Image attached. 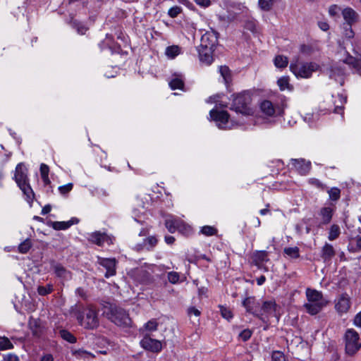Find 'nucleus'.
Here are the masks:
<instances>
[{"instance_id":"nucleus-1","label":"nucleus","mask_w":361,"mask_h":361,"mask_svg":"<svg viewBox=\"0 0 361 361\" xmlns=\"http://www.w3.org/2000/svg\"><path fill=\"white\" fill-rule=\"evenodd\" d=\"M82 307L75 304L71 307L69 314L76 318L80 324L85 329H94L99 326V318L97 309L90 305L85 309V315H82Z\"/></svg>"},{"instance_id":"nucleus-2","label":"nucleus","mask_w":361,"mask_h":361,"mask_svg":"<svg viewBox=\"0 0 361 361\" xmlns=\"http://www.w3.org/2000/svg\"><path fill=\"white\" fill-rule=\"evenodd\" d=\"M305 294L307 302L304 307L307 312L311 315L318 314L328 304V300L320 291L307 288Z\"/></svg>"},{"instance_id":"nucleus-3","label":"nucleus","mask_w":361,"mask_h":361,"mask_svg":"<svg viewBox=\"0 0 361 361\" xmlns=\"http://www.w3.org/2000/svg\"><path fill=\"white\" fill-rule=\"evenodd\" d=\"M251 102V94L248 92H242L233 95L231 109L244 116L252 115L254 111Z\"/></svg>"},{"instance_id":"nucleus-4","label":"nucleus","mask_w":361,"mask_h":361,"mask_svg":"<svg viewBox=\"0 0 361 361\" xmlns=\"http://www.w3.org/2000/svg\"><path fill=\"white\" fill-rule=\"evenodd\" d=\"M319 65L314 62H299L298 59L292 61L290 64V70L297 78H308L313 72L318 70Z\"/></svg>"},{"instance_id":"nucleus-5","label":"nucleus","mask_w":361,"mask_h":361,"mask_svg":"<svg viewBox=\"0 0 361 361\" xmlns=\"http://www.w3.org/2000/svg\"><path fill=\"white\" fill-rule=\"evenodd\" d=\"M209 116L214 120L220 129H231L242 123L230 120L229 114L226 111H217L212 109L209 111Z\"/></svg>"},{"instance_id":"nucleus-6","label":"nucleus","mask_w":361,"mask_h":361,"mask_svg":"<svg viewBox=\"0 0 361 361\" xmlns=\"http://www.w3.org/2000/svg\"><path fill=\"white\" fill-rule=\"evenodd\" d=\"M259 108L263 118L268 123L274 122L275 119L282 114L281 109L269 100L262 102Z\"/></svg>"},{"instance_id":"nucleus-7","label":"nucleus","mask_w":361,"mask_h":361,"mask_svg":"<svg viewBox=\"0 0 361 361\" xmlns=\"http://www.w3.org/2000/svg\"><path fill=\"white\" fill-rule=\"evenodd\" d=\"M361 348L358 334L353 329H348L345 334V348L349 355H355Z\"/></svg>"},{"instance_id":"nucleus-8","label":"nucleus","mask_w":361,"mask_h":361,"mask_svg":"<svg viewBox=\"0 0 361 361\" xmlns=\"http://www.w3.org/2000/svg\"><path fill=\"white\" fill-rule=\"evenodd\" d=\"M107 316L117 326H127L130 324V319L128 313L121 308L111 307Z\"/></svg>"},{"instance_id":"nucleus-9","label":"nucleus","mask_w":361,"mask_h":361,"mask_svg":"<svg viewBox=\"0 0 361 361\" xmlns=\"http://www.w3.org/2000/svg\"><path fill=\"white\" fill-rule=\"evenodd\" d=\"M140 344L144 349L153 352L158 353L162 349V344L160 341L152 338L150 335L142 336V338L140 341Z\"/></svg>"},{"instance_id":"nucleus-10","label":"nucleus","mask_w":361,"mask_h":361,"mask_svg":"<svg viewBox=\"0 0 361 361\" xmlns=\"http://www.w3.org/2000/svg\"><path fill=\"white\" fill-rule=\"evenodd\" d=\"M217 42V33L214 30H209L202 35L199 47L214 49Z\"/></svg>"},{"instance_id":"nucleus-11","label":"nucleus","mask_w":361,"mask_h":361,"mask_svg":"<svg viewBox=\"0 0 361 361\" xmlns=\"http://www.w3.org/2000/svg\"><path fill=\"white\" fill-rule=\"evenodd\" d=\"M334 213V207L333 205H328L322 207L317 216L319 220V226H322L329 224L333 217Z\"/></svg>"},{"instance_id":"nucleus-12","label":"nucleus","mask_w":361,"mask_h":361,"mask_svg":"<svg viewBox=\"0 0 361 361\" xmlns=\"http://www.w3.org/2000/svg\"><path fill=\"white\" fill-rule=\"evenodd\" d=\"M276 308V304L274 300L264 301L262 304L259 317L264 322H267L268 321V317L269 316H274Z\"/></svg>"},{"instance_id":"nucleus-13","label":"nucleus","mask_w":361,"mask_h":361,"mask_svg":"<svg viewBox=\"0 0 361 361\" xmlns=\"http://www.w3.org/2000/svg\"><path fill=\"white\" fill-rule=\"evenodd\" d=\"M326 74L330 78L335 80L341 85H343L345 71L341 66L337 64L331 66L329 69L326 70Z\"/></svg>"},{"instance_id":"nucleus-14","label":"nucleus","mask_w":361,"mask_h":361,"mask_svg":"<svg viewBox=\"0 0 361 361\" xmlns=\"http://www.w3.org/2000/svg\"><path fill=\"white\" fill-rule=\"evenodd\" d=\"M294 169L302 176L307 175L311 169V162L302 159H291Z\"/></svg>"},{"instance_id":"nucleus-15","label":"nucleus","mask_w":361,"mask_h":361,"mask_svg":"<svg viewBox=\"0 0 361 361\" xmlns=\"http://www.w3.org/2000/svg\"><path fill=\"white\" fill-rule=\"evenodd\" d=\"M27 173V170L22 163H20L16 166L14 178L18 185H20L28 182Z\"/></svg>"},{"instance_id":"nucleus-16","label":"nucleus","mask_w":361,"mask_h":361,"mask_svg":"<svg viewBox=\"0 0 361 361\" xmlns=\"http://www.w3.org/2000/svg\"><path fill=\"white\" fill-rule=\"evenodd\" d=\"M99 263L106 269L105 277L109 278L116 274V262L115 259L101 258L99 259Z\"/></svg>"},{"instance_id":"nucleus-17","label":"nucleus","mask_w":361,"mask_h":361,"mask_svg":"<svg viewBox=\"0 0 361 361\" xmlns=\"http://www.w3.org/2000/svg\"><path fill=\"white\" fill-rule=\"evenodd\" d=\"M350 307V298L347 294L341 295L337 300L335 307L341 314L346 313Z\"/></svg>"},{"instance_id":"nucleus-18","label":"nucleus","mask_w":361,"mask_h":361,"mask_svg":"<svg viewBox=\"0 0 361 361\" xmlns=\"http://www.w3.org/2000/svg\"><path fill=\"white\" fill-rule=\"evenodd\" d=\"M214 49L202 48L198 47V53L200 60L207 65H210L213 62Z\"/></svg>"},{"instance_id":"nucleus-19","label":"nucleus","mask_w":361,"mask_h":361,"mask_svg":"<svg viewBox=\"0 0 361 361\" xmlns=\"http://www.w3.org/2000/svg\"><path fill=\"white\" fill-rule=\"evenodd\" d=\"M165 226L170 233H174L176 231H181L182 227L184 226L181 221L172 216L166 219Z\"/></svg>"},{"instance_id":"nucleus-20","label":"nucleus","mask_w":361,"mask_h":361,"mask_svg":"<svg viewBox=\"0 0 361 361\" xmlns=\"http://www.w3.org/2000/svg\"><path fill=\"white\" fill-rule=\"evenodd\" d=\"M184 75L182 73H174L169 81V86L172 90H183L184 87Z\"/></svg>"},{"instance_id":"nucleus-21","label":"nucleus","mask_w":361,"mask_h":361,"mask_svg":"<svg viewBox=\"0 0 361 361\" xmlns=\"http://www.w3.org/2000/svg\"><path fill=\"white\" fill-rule=\"evenodd\" d=\"M157 321L154 319H152L145 323L143 326L139 329V333L142 336L145 335H150V333L157 331Z\"/></svg>"},{"instance_id":"nucleus-22","label":"nucleus","mask_w":361,"mask_h":361,"mask_svg":"<svg viewBox=\"0 0 361 361\" xmlns=\"http://www.w3.org/2000/svg\"><path fill=\"white\" fill-rule=\"evenodd\" d=\"M343 17L346 23L350 27L353 23L357 21L358 15L351 8H345L342 11Z\"/></svg>"},{"instance_id":"nucleus-23","label":"nucleus","mask_w":361,"mask_h":361,"mask_svg":"<svg viewBox=\"0 0 361 361\" xmlns=\"http://www.w3.org/2000/svg\"><path fill=\"white\" fill-rule=\"evenodd\" d=\"M336 252L334 247L326 243L322 248L321 257L324 262H329L335 256Z\"/></svg>"},{"instance_id":"nucleus-24","label":"nucleus","mask_w":361,"mask_h":361,"mask_svg":"<svg viewBox=\"0 0 361 361\" xmlns=\"http://www.w3.org/2000/svg\"><path fill=\"white\" fill-rule=\"evenodd\" d=\"M52 267L55 274L61 279L67 281L71 279V273L61 264H54Z\"/></svg>"},{"instance_id":"nucleus-25","label":"nucleus","mask_w":361,"mask_h":361,"mask_svg":"<svg viewBox=\"0 0 361 361\" xmlns=\"http://www.w3.org/2000/svg\"><path fill=\"white\" fill-rule=\"evenodd\" d=\"M78 223V220L76 218H72L71 220L67 221H53L51 223V226L54 230L59 231L66 230L72 225Z\"/></svg>"},{"instance_id":"nucleus-26","label":"nucleus","mask_w":361,"mask_h":361,"mask_svg":"<svg viewBox=\"0 0 361 361\" xmlns=\"http://www.w3.org/2000/svg\"><path fill=\"white\" fill-rule=\"evenodd\" d=\"M347 56L342 59L344 63L349 65L353 68L359 74L361 75V59H355L350 56L348 53Z\"/></svg>"},{"instance_id":"nucleus-27","label":"nucleus","mask_w":361,"mask_h":361,"mask_svg":"<svg viewBox=\"0 0 361 361\" xmlns=\"http://www.w3.org/2000/svg\"><path fill=\"white\" fill-rule=\"evenodd\" d=\"M18 187L26 197V200L28 202H32L34 199L35 195L29 183L27 182L26 183L22 184L20 185H18Z\"/></svg>"},{"instance_id":"nucleus-28","label":"nucleus","mask_w":361,"mask_h":361,"mask_svg":"<svg viewBox=\"0 0 361 361\" xmlns=\"http://www.w3.org/2000/svg\"><path fill=\"white\" fill-rule=\"evenodd\" d=\"M219 71L224 79L226 85H228L231 81V73L230 69L226 66H221L219 68Z\"/></svg>"},{"instance_id":"nucleus-29","label":"nucleus","mask_w":361,"mask_h":361,"mask_svg":"<svg viewBox=\"0 0 361 361\" xmlns=\"http://www.w3.org/2000/svg\"><path fill=\"white\" fill-rule=\"evenodd\" d=\"M180 47L177 45H172L166 49L165 54L169 59H174L180 54Z\"/></svg>"},{"instance_id":"nucleus-30","label":"nucleus","mask_w":361,"mask_h":361,"mask_svg":"<svg viewBox=\"0 0 361 361\" xmlns=\"http://www.w3.org/2000/svg\"><path fill=\"white\" fill-rule=\"evenodd\" d=\"M106 240V235L99 232L93 233L90 235V240L92 243L102 245Z\"/></svg>"},{"instance_id":"nucleus-31","label":"nucleus","mask_w":361,"mask_h":361,"mask_svg":"<svg viewBox=\"0 0 361 361\" xmlns=\"http://www.w3.org/2000/svg\"><path fill=\"white\" fill-rule=\"evenodd\" d=\"M340 233V227L336 224H333L329 228L328 239L331 241L334 240L338 238Z\"/></svg>"},{"instance_id":"nucleus-32","label":"nucleus","mask_w":361,"mask_h":361,"mask_svg":"<svg viewBox=\"0 0 361 361\" xmlns=\"http://www.w3.org/2000/svg\"><path fill=\"white\" fill-rule=\"evenodd\" d=\"M274 0H258V6L262 11H269L272 9Z\"/></svg>"},{"instance_id":"nucleus-33","label":"nucleus","mask_w":361,"mask_h":361,"mask_svg":"<svg viewBox=\"0 0 361 361\" xmlns=\"http://www.w3.org/2000/svg\"><path fill=\"white\" fill-rule=\"evenodd\" d=\"M13 348V343L6 336H0V350H6Z\"/></svg>"},{"instance_id":"nucleus-34","label":"nucleus","mask_w":361,"mask_h":361,"mask_svg":"<svg viewBox=\"0 0 361 361\" xmlns=\"http://www.w3.org/2000/svg\"><path fill=\"white\" fill-rule=\"evenodd\" d=\"M274 65L277 68H285L287 66L288 60L286 56L278 55L274 59Z\"/></svg>"},{"instance_id":"nucleus-35","label":"nucleus","mask_w":361,"mask_h":361,"mask_svg":"<svg viewBox=\"0 0 361 361\" xmlns=\"http://www.w3.org/2000/svg\"><path fill=\"white\" fill-rule=\"evenodd\" d=\"M283 252L290 258L296 259L300 256L299 248L298 247H286L284 248Z\"/></svg>"},{"instance_id":"nucleus-36","label":"nucleus","mask_w":361,"mask_h":361,"mask_svg":"<svg viewBox=\"0 0 361 361\" xmlns=\"http://www.w3.org/2000/svg\"><path fill=\"white\" fill-rule=\"evenodd\" d=\"M277 84L281 91L285 90H291L288 77L283 76L280 78L277 81Z\"/></svg>"},{"instance_id":"nucleus-37","label":"nucleus","mask_w":361,"mask_h":361,"mask_svg":"<svg viewBox=\"0 0 361 361\" xmlns=\"http://www.w3.org/2000/svg\"><path fill=\"white\" fill-rule=\"evenodd\" d=\"M134 205L137 207H134L133 209V213L135 216V218H136L139 216L140 214L143 212L144 204L140 200L136 199Z\"/></svg>"},{"instance_id":"nucleus-38","label":"nucleus","mask_w":361,"mask_h":361,"mask_svg":"<svg viewBox=\"0 0 361 361\" xmlns=\"http://www.w3.org/2000/svg\"><path fill=\"white\" fill-rule=\"evenodd\" d=\"M157 243V239L154 236H149L144 240L143 247L147 250H152Z\"/></svg>"},{"instance_id":"nucleus-39","label":"nucleus","mask_w":361,"mask_h":361,"mask_svg":"<svg viewBox=\"0 0 361 361\" xmlns=\"http://www.w3.org/2000/svg\"><path fill=\"white\" fill-rule=\"evenodd\" d=\"M32 246L31 240L27 238L22 242L18 246V251L22 254L27 253Z\"/></svg>"},{"instance_id":"nucleus-40","label":"nucleus","mask_w":361,"mask_h":361,"mask_svg":"<svg viewBox=\"0 0 361 361\" xmlns=\"http://www.w3.org/2000/svg\"><path fill=\"white\" fill-rule=\"evenodd\" d=\"M255 261L256 262H263L267 261V251H257L254 255Z\"/></svg>"},{"instance_id":"nucleus-41","label":"nucleus","mask_w":361,"mask_h":361,"mask_svg":"<svg viewBox=\"0 0 361 361\" xmlns=\"http://www.w3.org/2000/svg\"><path fill=\"white\" fill-rule=\"evenodd\" d=\"M329 198L333 201H336L340 198L341 190L338 188H332L328 190Z\"/></svg>"},{"instance_id":"nucleus-42","label":"nucleus","mask_w":361,"mask_h":361,"mask_svg":"<svg viewBox=\"0 0 361 361\" xmlns=\"http://www.w3.org/2000/svg\"><path fill=\"white\" fill-rule=\"evenodd\" d=\"M201 233L206 236L214 235L217 233V230L211 226H204L201 228Z\"/></svg>"},{"instance_id":"nucleus-43","label":"nucleus","mask_w":361,"mask_h":361,"mask_svg":"<svg viewBox=\"0 0 361 361\" xmlns=\"http://www.w3.org/2000/svg\"><path fill=\"white\" fill-rule=\"evenodd\" d=\"M167 278L171 283L176 284L180 280V274L176 271H170L167 274Z\"/></svg>"},{"instance_id":"nucleus-44","label":"nucleus","mask_w":361,"mask_h":361,"mask_svg":"<svg viewBox=\"0 0 361 361\" xmlns=\"http://www.w3.org/2000/svg\"><path fill=\"white\" fill-rule=\"evenodd\" d=\"M308 183L310 185L320 190H324L326 188L324 183H322L319 179L315 178H311L308 179Z\"/></svg>"},{"instance_id":"nucleus-45","label":"nucleus","mask_w":361,"mask_h":361,"mask_svg":"<svg viewBox=\"0 0 361 361\" xmlns=\"http://www.w3.org/2000/svg\"><path fill=\"white\" fill-rule=\"evenodd\" d=\"M61 336L64 340L71 343H75L76 341V338L73 334L65 330L61 331Z\"/></svg>"},{"instance_id":"nucleus-46","label":"nucleus","mask_w":361,"mask_h":361,"mask_svg":"<svg viewBox=\"0 0 361 361\" xmlns=\"http://www.w3.org/2000/svg\"><path fill=\"white\" fill-rule=\"evenodd\" d=\"M220 312L221 316L227 320H230L233 317L231 310L227 307L220 306Z\"/></svg>"},{"instance_id":"nucleus-47","label":"nucleus","mask_w":361,"mask_h":361,"mask_svg":"<svg viewBox=\"0 0 361 361\" xmlns=\"http://www.w3.org/2000/svg\"><path fill=\"white\" fill-rule=\"evenodd\" d=\"M53 290V287L51 284H48L47 286H39L37 292L41 295H46L50 293Z\"/></svg>"},{"instance_id":"nucleus-48","label":"nucleus","mask_w":361,"mask_h":361,"mask_svg":"<svg viewBox=\"0 0 361 361\" xmlns=\"http://www.w3.org/2000/svg\"><path fill=\"white\" fill-rule=\"evenodd\" d=\"M181 12H182V8L180 6H175L171 7L169 10L168 14L171 18H176Z\"/></svg>"},{"instance_id":"nucleus-49","label":"nucleus","mask_w":361,"mask_h":361,"mask_svg":"<svg viewBox=\"0 0 361 361\" xmlns=\"http://www.w3.org/2000/svg\"><path fill=\"white\" fill-rule=\"evenodd\" d=\"M252 336V331L248 329H244L243 331H242L240 334H239V338L240 339H241L243 341H247V340H249L250 338Z\"/></svg>"},{"instance_id":"nucleus-50","label":"nucleus","mask_w":361,"mask_h":361,"mask_svg":"<svg viewBox=\"0 0 361 361\" xmlns=\"http://www.w3.org/2000/svg\"><path fill=\"white\" fill-rule=\"evenodd\" d=\"M73 355H75L76 357H86L87 356L94 357V355L93 354H92L91 353L87 352L84 350H82V349L75 350L73 352Z\"/></svg>"},{"instance_id":"nucleus-51","label":"nucleus","mask_w":361,"mask_h":361,"mask_svg":"<svg viewBox=\"0 0 361 361\" xmlns=\"http://www.w3.org/2000/svg\"><path fill=\"white\" fill-rule=\"evenodd\" d=\"M73 188V184L72 183H68L64 185H61L59 187V190L61 194H66L69 192Z\"/></svg>"},{"instance_id":"nucleus-52","label":"nucleus","mask_w":361,"mask_h":361,"mask_svg":"<svg viewBox=\"0 0 361 361\" xmlns=\"http://www.w3.org/2000/svg\"><path fill=\"white\" fill-rule=\"evenodd\" d=\"M273 361H286L284 355L281 352H274L272 355Z\"/></svg>"},{"instance_id":"nucleus-53","label":"nucleus","mask_w":361,"mask_h":361,"mask_svg":"<svg viewBox=\"0 0 361 361\" xmlns=\"http://www.w3.org/2000/svg\"><path fill=\"white\" fill-rule=\"evenodd\" d=\"M187 312H188V316H190V317H191L192 315H195V317H199L201 314V312L195 307H190L188 309Z\"/></svg>"},{"instance_id":"nucleus-54","label":"nucleus","mask_w":361,"mask_h":361,"mask_svg":"<svg viewBox=\"0 0 361 361\" xmlns=\"http://www.w3.org/2000/svg\"><path fill=\"white\" fill-rule=\"evenodd\" d=\"M254 302V298H247L243 301V305L247 309V311H251V304Z\"/></svg>"},{"instance_id":"nucleus-55","label":"nucleus","mask_w":361,"mask_h":361,"mask_svg":"<svg viewBox=\"0 0 361 361\" xmlns=\"http://www.w3.org/2000/svg\"><path fill=\"white\" fill-rule=\"evenodd\" d=\"M4 361H19L18 357L13 353H8L4 356Z\"/></svg>"},{"instance_id":"nucleus-56","label":"nucleus","mask_w":361,"mask_h":361,"mask_svg":"<svg viewBox=\"0 0 361 361\" xmlns=\"http://www.w3.org/2000/svg\"><path fill=\"white\" fill-rule=\"evenodd\" d=\"M49 166L45 164H42L40 165V173L42 176H49Z\"/></svg>"},{"instance_id":"nucleus-57","label":"nucleus","mask_w":361,"mask_h":361,"mask_svg":"<svg viewBox=\"0 0 361 361\" xmlns=\"http://www.w3.org/2000/svg\"><path fill=\"white\" fill-rule=\"evenodd\" d=\"M317 116H314L312 114H307L304 116V121L307 122L308 123H312L315 121Z\"/></svg>"},{"instance_id":"nucleus-58","label":"nucleus","mask_w":361,"mask_h":361,"mask_svg":"<svg viewBox=\"0 0 361 361\" xmlns=\"http://www.w3.org/2000/svg\"><path fill=\"white\" fill-rule=\"evenodd\" d=\"M195 3L202 7H208L211 4L210 0H195Z\"/></svg>"},{"instance_id":"nucleus-59","label":"nucleus","mask_w":361,"mask_h":361,"mask_svg":"<svg viewBox=\"0 0 361 361\" xmlns=\"http://www.w3.org/2000/svg\"><path fill=\"white\" fill-rule=\"evenodd\" d=\"M354 324L361 328V311L356 314L354 319Z\"/></svg>"},{"instance_id":"nucleus-60","label":"nucleus","mask_w":361,"mask_h":361,"mask_svg":"<svg viewBox=\"0 0 361 361\" xmlns=\"http://www.w3.org/2000/svg\"><path fill=\"white\" fill-rule=\"evenodd\" d=\"M338 7L336 5H333L329 8V13L331 16H336L338 12Z\"/></svg>"},{"instance_id":"nucleus-61","label":"nucleus","mask_w":361,"mask_h":361,"mask_svg":"<svg viewBox=\"0 0 361 361\" xmlns=\"http://www.w3.org/2000/svg\"><path fill=\"white\" fill-rule=\"evenodd\" d=\"M318 25H319V28L323 31H326L329 28V24L326 22H323V21L319 22Z\"/></svg>"},{"instance_id":"nucleus-62","label":"nucleus","mask_w":361,"mask_h":361,"mask_svg":"<svg viewBox=\"0 0 361 361\" xmlns=\"http://www.w3.org/2000/svg\"><path fill=\"white\" fill-rule=\"evenodd\" d=\"M77 31L80 35H84L87 28L82 25H77Z\"/></svg>"},{"instance_id":"nucleus-63","label":"nucleus","mask_w":361,"mask_h":361,"mask_svg":"<svg viewBox=\"0 0 361 361\" xmlns=\"http://www.w3.org/2000/svg\"><path fill=\"white\" fill-rule=\"evenodd\" d=\"M246 28L252 32L255 30V24L252 21H249L246 23Z\"/></svg>"},{"instance_id":"nucleus-64","label":"nucleus","mask_w":361,"mask_h":361,"mask_svg":"<svg viewBox=\"0 0 361 361\" xmlns=\"http://www.w3.org/2000/svg\"><path fill=\"white\" fill-rule=\"evenodd\" d=\"M40 361H54V357L51 354H46L41 357Z\"/></svg>"}]
</instances>
